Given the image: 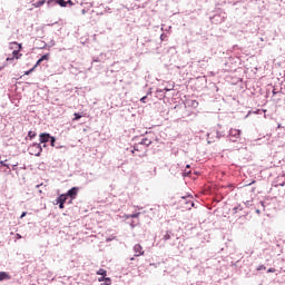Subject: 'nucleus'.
Listing matches in <instances>:
<instances>
[{
  "label": "nucleus",
  "mask_w": 285,
  "mask_h": 285,
  "mask_svg": "<svg viewBox=\"0 0 285 285\" xmlns=\"http://www.w3.org/2000/svg\"><path fill=\"white\" fill-rule=\"evenodd\" d=\"M150 144H153V140H150L149 138H142L140 142L134 146L132 154H135V151L146 150V148H148Z\"/></svg>",
  "instance_id": "nucleus-1"
},
{
  "label": "nucleus",
  "mask_w": 285,
  "mask_h": 285,
  "mask_svg": "<svg viewBox=\"0 0 285 285\" xmlns=\"http://www.w3.org/2000/svg\"><path fill=\"white\" fill-rule=\"evenodd\" d=\"M22 46H18L16 50L12 51V58H7V61H14V59H21L23 57L21 52Z\"/></svg>",
  "instance_id": "nucleus-2"
},
{
  "label": "nucleus",
  "mask_w": 285,
  "mask_h": 285,
  "mask_svg": "<svg viewBox=\"0 0 285 285\" xmlns=\"http://www.w3.org/2000/svg\"><path fill=\"white\" fill-rule=\"evenodd\" d=\"M78 193H79V188L72 187L71 189L68 190L67 197H70L71 199H76Z\"/></svg>",
  "instance_id": "nucleus-3"
},
{
  "label": "nucleus",
  "mask_w": 285,
  "mask_h": 285,
  "mask_svg": "<svg viewBox=\"0 0 285 285\" xmlns=\"http://www.w3.org/2000/svg\"><path fill=\"white\" fill-rule=\"evenodd\" d=\"M134 253H135V257H141V255H144V247H141V245L139 244L135 245Z\"/></svg>",
  "instance_id": "nucleus-4"
},
{
  "label": "nucleus",
  "mask_w": 285,
  "mask_h": 285,
  "mask_svg": "<svg viewBox=\"0 0 285 285\" xmlns=\"http://www.w3.org/2000/svg\"><path fill=\"white\" fill-rule=\"evenodd\" d=\"M51 138L52 136H50V134H41L40 144H48V141H50Z\"/></svg>",
  "instance_id": "nucleus-5"
},
{
  "label": "nucleus",
  "mask_w": 285,
  "mask_h": 285,
  "mask_svg": "<svg viewBox=\"0 0 285 285\" xmlns=\"http://www.w3.org/2000/svg\"><path fill=\"white\" fill-rule=\"evenodd\" d=\"M67 200H68V195L62 194L56 199V204H66Z\"/></svg>",
  "instance_id": "nucleus-6"
},
{
  "label": "nucleus",
  "mask_w": 285,
  "mask_h": 285,
  "mask_svg": "<svg viewBox=\"0 0 285 285\" xmlns=\"http://www.w3.org/2000/svg\"><path fill=\"white\" fill-rule=\"evenodd\" d=\"M229 135H230L232 137L239 138V137L242 136V130H239V129H230V130H229Z\"/></svg>",
  "instance_id": "nucleus-7"
},
{
  "label": "nucleus",
  "mask_w": 285,
  "mask_h": 285,
  "mask_svg": "<svg viewBox=\"0 0 285 285\" xmlns=\"http://www.w3.org/2000/svg\"><path fill=\"white\" fill-rule=\"evenodd\" d=\"M4 279H10V274L7 272H0V282H3Z\"/></svg>",
  "instance_id": "nucleus-8"
},
{
  "label": "nucleus",
  "mask_w": 285,
  "mask_h": 285,
  "mask_svg": "<svg viewBox=\"0 0 285 285\" xmlns=\"http://www.w3.org/2000/svg\"><path fill=\"white\" fill-rule=\"evenodd\" d=\"M45 4H46V0H39L32 3L33 8H41V6H45Z\"/></svg>",
  "instance_id": "nucleus-9"
},
{
  "label": "nucleus",
  "mask_w": 285,
  "mask_h": 285,
  "mask_svg": "<svg viewBox=\"0 0 285 285\" xmlns=\"http://www.w3.org/2000/svg\"><path fill=\"white\" fill-rule=\"evenodd\" d=\"M96 275H101V277H106V275H108V272L104 268H100L97 271Z\"/></svg>",
  "instance_id": "nucleus-10"
},
{
  "label": "nucleus",
  "mask_w": 285,
  "mask_h": 285,
  "mask_svg": "<svg viewBox=\"0 0 285 285\" xmlns=\"http://www.w3.org/2000/svg\"><path fill=\"white\" fill-rule=\"evenodd\" d=\"M18 46H22L21 43H18V42H10L9 43V48H10V50H17V47Z\"/></svg>",
  "instance_id": "nucleus-11"
},
{
  "label": "nucleus",
  "mask_w": 285,
  "mask_h": 285,
  "mask_svg": "<svg viewBox=\"0 0 285 285\" xmlns=\"http://www.w3.org/2000/svg\"><path fill=\"white\" fill-rule=\"evenodd\" d=\"M56 3H58V6H60L61 8H66V6H68V2H66V0H56Z\"/></svg>",
  "instance_id": "nucleus-12"
},
{
  "label": "nucleus",
  "mask_w": 285,
  "mask_h": 285,
  "mask_svg": "<svg viewBox=\"0 0 285 285\" xmlns=\"http://www.w3.org/2000/svg\"><path fill=\"white\" fill-rule=\"evenodd\" d=\"M104 283L100 285H111L112 284V279H110V277H106L105 281H102Z\"/></svg>",
  "instance_id": "nucleus-13"
},
{
  "label": "nucleus",
  "mask_w": 285,
  "mask_h": 285,
  "mask_svg": "<svg viewBox=\"0 0 285 285\" xmlns=\"http://www.w3.org/2000/svg\"><path fill=\"white\" fill-rule=\"evenodd\" d=\"M50 59V53H47V55H43L41 58H40V61H48Z\"/></svg>",
  "instance_id": "nucleus-14"
},
{
  "label": "nucleus",
  "mask_w": 285,
  "mask_h": 285,
  "mask_svg": "<svg viewBox=\"0 0 285 285\" xmlns=\"http://www.w3.org/2000/svg\"><path fill=\"white\" fill-rule=\"evenodd\" d=\"M79 119H81V115L80 114H73V119L72 121H79Z\"/></svg>",
  "instance_id": "nucleus-15"
},
{
  "label": "nucleus",
  "mask_w": 285,
  "mask_h": 285,
  "mask_svg": "<svg viewBox=\"0 0 285 285\" xmlns=\"http://www.w3.org/2000/svg\"><path fill=\"white\" fill-rule=\"evenodd\" d=\"M28 137H30V139H35V137H37V134L35 131H29Z\"/></svg>",
  "instance_id": "nucleus-16"
},
{
  "label": "nucleus",
  "mask_w": 285,
  "mask_h": 285,
  "mask_svg": "<svg viewBox=\"0 0 285 285\" xmlns=\"http://www.w3.org/2000/svg\"><path fill=\"white\" fill-rule=\"evenodd\" d=\"M163 239L165 242H168V239H170V234L169 233H166V235H164Z\"/></svg>",
  "instance_id": "nucleus-17"
},
{
  "label": "nucleus",
  "mask_w": 285,
  "mask_h": 285,
  "mask_svg": "<svg viewBox=\"0 0 285 285\" xmlns=\"http://www.w3.org/2000/svg\"><path fill=\"white\" fill-rule=\"evenodd\" d=\"M43 60H41V58L36 62V65L33 66V68H37L38 66H41V62H42Z\"/></svg>",
  "instance_id": "nucleus-18"
},
{
  "label": "nucleus",
  "mask_w": 285,
  "mask_h": 285,
  "mask_svg": "<svg viewBox=\"0 0 285 285\" xmlns=\"http://www.w3.org/2000/svg\"><path fill=\"white\" fill-rule=\"evenodd\" d=\"M129 217H130L131 219H135V218L139 217V213H137V214H131Z\"/></svg>",
  "instance_id": "nucleus-19"
},
{
  "label": "nucleus",
  "mask_w": 285,
  "mask_h": 285,
  "mask_svg": "<svg viewBox=\"0 0 285 285\" xmlns=\"http://www.w3.org/2000/svg\"><path fill=\"white\" fill-rule=\"evenodd\" d=\"M257 271H266V266L259 265V266L257 267Z\"/></svg>",
  "instance_id": "nucleus-20"
},
{
  "label": "nucleus",
  "mask_w": 285,
  "mask_h": 285,
  "mask_svg": "<svg viewBox=\"0 0 285 285\" xmlns=\"http://www.w3.org/2000/svg\"><path fill=\"white\" fill-rule=\"evenodd\" d=\"M49 141L51 142V146H55V141H57V140L55 139V137L51 136Z\"/></svg>",
  "instance_id": "nucleus-21"
},
{
  "label": "nucleus",
  "mask_w": 285,
  "mask_h": 285,
  "mask_svg": "<svg viewBox=\"0 0 285 285\" xmlns=\"http://www.w3.org/2000/svg\"><path fill=\"white\" fill-rule=\"evenodd\" d=\"M30 72H35V67L31 68L30 70L26 71L24 75H30Z\"/></svg>",
  "instance_id": "nucleus-22"
},
{
  "label": "nucleus",
  "mask_w": 285,
  "mask_h": 285,
  "mask_svg": "<svg viewBox=\"0 0 285 285\" xmlns=\"http://www.w3.org/2000/svg\"><path fill=\"white\" fill-rule=\"evenodd\" d=\"M0 164H1V166H4L6 168H10V166H9V165H7V164H6V161H3V160H2V161H0Z\"/></svg>",
  "instance_id": "nucleus-23"
},
{
  "label": "nucleus",
  "mask_w": 285,
  "mask_h": 285,
  "mask_svg": "<svg viewBox=\"0 0 285 285\" xmlns=\"http://www.w3.org/2000/svg\"><path fill=\"white\" fill-rule=\"evenodd\" d=\"M67 6H75V3L72 2V0H68L66 1Z\"/></svg>",
  "instance_id": "nucleus-24"
},
{
  "label": "nucleus",
  "mask_w": 285,
  "mask_h": 285,
  "mask_svg": "<svg viewBox=\"0 0 285 285\" xmlns=\"http://www.w3.org/2000/svg\"><path fill=\"white\" fill-rule=\"evenodd\" d=\"M275 271H276V269L272 267V268H268V269H267V273H275Z\"/></svg>",
  "instance_id": "nucleus-25"
},
{
  "label": "nucleus",
  "mask_w": 285,
  "mask_h": 285,
  "mask_svg": "<svg viewBox=\"0 0 285 285\" xmlns=\"http://www.w3.org/2000/svg\"><path fill=\"white\" fill-rule=\"evenodd\" d=\"M105 279H106V276H101L98 278V282H105Z\"/></svg>",
  "instance_id": "nucleus-26"
},
{
  "label": "nucleus",
  "mask_w": 285,
  "mask_h": 285,
  "mask_svg": "<svg viewBox=\"0 0 285 285\" xmlns=\"http://www.w3.org/2000/svg\"><path fill=\"white\" fill-rule=\"evenodd\" d=\"M26 215H28V213L23 212L20 216V219H23V217H26Z\"/></svg>",
  "instance_id": "nucleus-27"
},
{
  "label": "nucleus",
  "mask_w": 285,
  "mask_h": 285,
  "mask_svg": "<svg viewBox=\"0 0 285 285\" xmlns=\"http://www.w3.org/2000/svg\"><path fill=\"white\" fill-rule=\"evenodd\" d=\"M146 99H147V97L145 96V97H142V98L140 99V101H142V104H146Z\"/></svg>",
  "instance_id": "nucleus-28"
},
{
  "label": "nucleus",
  "mask_w": 285,
  "mask_h": 285,
  "mask_svg": "<svg viewBox=\"0 0 285 285\" xmlns=\"http://www.w3.org/2000/svg\"><path fill=\"white\" fill-rule=\"evenodd\" d=\"M58 204H59V208L62 210L65 203H58Z\"/></svg>",
  "instance_id": "nucleus-29"
},
{
  "label": "nucleus",
  "mask_w": 285,
  "mask_h": 285,
  "mask_svg": "<svg viewBox=\"0 0 285 285\" xmlns=\"http://www.w3.org/2000/svg\"><path fill=\"white\" fill-rule=\"evenodd\" d=\"M16 237H17V239H21L20 234H17Z\"/></svg>",
  "instance_id": "nucleus-30"
},
{
  "label": "nucleus",
  "mask_w": 285,
  "mask_h": 285,
  "mask_svg": "<svg viewBox=\"0 0 285 285\" xmlns=\"http://www.w3.org/2000/svg\"><path fill=\"white\" fill-rule=\"evenodd\" d=\"M52 1H55V0H48V1H47L48 6H50V3H51Z\"/></svg>",
  "instance_id": "nucleus-31"
},
{
  "label": "nucleus",
  "mask_w": 285,
  "mask_h": 285,
  "mask_svg": "<svg viewBox=\"0 0 285 285\" xmlns=\"http://www.w3.org/2000/svg\"><path fill=\"white\" fill-rule=\"evenodd\" d=\"M190 206H195V203H194V202H190Z\"/></svg>",
  "instance_id": "nucleus-32"
},
{
  "label": "nucleus",
  "mask_w": 285,
  "mask_h": 285,
  "mask_svg": "<svg viewBox=\"0 0 285 285\" xmlns=\"http://www.w3.org/2000/svg\"><path fill=\"white\" fill-rule=\"evenodd\" d=\"M187 168H190V165H187Z\"/></svg>",
  "instance_id": "nucleus-33"
}]
</instances>
